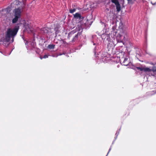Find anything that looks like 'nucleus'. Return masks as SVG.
<instances>
[{
    "instance_id": "4468645a",
    "label": "nucleus",
    "mask_w": 156,
    "mask_h": 156,
    "mask_svg": "<svg viewBox=\"0 0 156 156\" xmlns=\"http://www.w3.org/2000/svg\"><path fill=\"white\" fill-rule=\"evenodd\" d=\"M78 37V35L76 34V35L73 37L72 40V41H75L77 39V38Z\"/></svg>"
},
{
    "instance_id": "b1692460",
    "label": "nucleus",
    "mask_w": 156,
    "mask_h": 156,
    "mask_svg": "<svg viewBox=\"0 0 156 156\" xmlns=\"http://www.w3.org/2000/svg\"><path fill=\"white\" fill-rule=\"evenodd\" d=\"M32 44H33V47H34V42H33Z\"/></svg>"
},
{
    "instance_id": "4be33fe9",
    "label": "nucleus",
    "mask_w": 156,
    "mask_h": 156,
    "mask_svg": "<svg viewBox=\"0 0 156 156\" xmlns=\"http://www.w3.org/2000/svg\"><path fill=\"white\" fill-rule=\"evenodd\" d=\"M150 64H151V65H155L156 64V63H152V62H151L150 63Z\"/></svg>"
},
{
    "instance_id": "7ed1b4c3",
    "label": "nucleus",
    "mask_w": 156,
    "mask_h": 156,
    "mask_svg": "<svg viewBox=\"0 0 156 156\" xmlns=\"http://www.w3.org/2000/svg\"><path fill=\"white\" fill-rule=\"evenodd\" d=\"M23 11L22 7L21 6L13 10V13L14 17L12 20V23H16L18 21V19L20 18L21 16L22 13Z\"/></svg>"
},
{
    "instance_id": "f257e3e1",
    "label": "nucleus",
    "mask_w": 156,
    "mask_h": 156,
    "mask_svg": "<svg viewBox=\"0 0 156 156\" xmlns=\"http://www.w3.org/2000/svg\"><path fill=\"white\" fill-rule=\"evenodd\" d=\"M19 28V27H16L13 28L7 29L5 34V41L10 42L11 43L13 42L14 38L18 32Z\"/></svg>"
},
{
    "instance_id": "f3484780",
    "label": "nucleus",
    "mask_w": 156,
    "mask_h": 156,
    "mask_svg": "<svg viewBox=\"0 0 156 156\" xmlns=\"http://www.w3.org/2000/svg\"><path fill=\"white\" fill-rule=\"evenodd\" d=\"M25 28H26L27 29V28H28L29 29V30L31 31L33 30L32 28H30L29 26H27V27H26L25 26Z\"/></svg>"
},
{
    "instance_id": "393cba45",
    "label": "nucleus",
    "mask_w": 156,
    "mask_h": 156,
    "mask_svg": "<svg viewBox=\"0 0 156 156\" xmlns=\"http://www.w3.org/2000/svg\"><path fill=\"white\" fill-rule=\"evenodd\" d=\"M106 1H108V3H109L110 2V1L109 0H106Z\"/></svg>"
},
{
    "instance_id": "412c9836",
    "label": "nucleus",
    "mask_w": 156,
    "mask_h": 156,
    "mask_svg": "<svg viewBox=\"0 0 156 156\" xmlns=\"http://www.w3.org/2000/svg\"><path fill=\"white\" fill-rule=\"evenodd\" d=\"M63 54H64V53H62V54L60 53V54H58V55H57V57L58 56L61 55H63Z\"/></svg>"
},
{
    "instance_id": "20e7f679",
    "label": "nucleus",
    "mask_w": 156,
    "mask_h": 156,
    "mask_svg": "<svg viewBox=\"0 0 156 156\" xmlns=\"http://www.w3.org/2000/svg\"><path fill=\"white\" fill-rule=\"evenodd\" d=\"M122 34H119L118 36L117 37V39L118 42H122V39L121 37L122 36H123V39L125 38L127 34V32L126 30H123L121 33Z\"/></svg>"
},
{
    "instance_id": "9b49d317",
    "label": "nucleus",
    "mask_w": 156,
    "mask_h": 156,
    "mask_svg": "<svg viewBox=\"0 0 156 156\" xmlns=\"http://www.w3.org/2000/svg\"><path fill=\"white\" fill-rule=\"evenodd\" d=\"M15 4H16L17 5H21V6L20 7H21V6L23 8V7L22 6V5H23V4H22V3L20 2H19V1L18 0H16L15 2Z\"/></svg>"
},
{
    "instance_id": "39448f33",
    "label": "nucleus",
    "mask_w": 156,
    "mask_h": 156,
    "mask_svg": "<svg viewBox=\"0 0 156 156\" xmlns=\"http://www.w3.org/2000/svg\"><path fill=\"white\" fill-rule=\"evenodd\" d=\"M111 2L114 3L116 7V11L119 12L121 10V5L118 0H111Z\"/></svg>"
},
{
    "instance_id": "f8f14e48",
    "label": "nucleus",
    "mask_w": 156,
    "mask_h": 156,
    "mask_svg": "<svg viewBox=\"0 0 156 156\" xmlns=\"http://www.w3.org/2000/svg\"><path fill=\"white\" fill-rule=\"evenodd\" d=\"M76 8L71 9L69 10V12L70 13H73L76 11Z\"/></svg>"
},
{
    "instance_id": "c85d7f7f",
    "label": "nucleus",
    "mask_w": 156,
    "mask_h": 156,
    "mask_svg": "<svg viewBox=\"0 0 156 156\" xmlns=\"http://www.w3.org/2000/svg\"><path fill=\"white\" fill-rule=\"evenodd\" d=\"M1 16H0V18H1Z\"/></svg>"
},
{
    "instance_id": "9d476101",
    "label": "nucleus",
    "mask_w": 156,
    "mask_h": 156,
    "mask_svg": "<svg viewBox=\"0 0 156 156\" xmlns=\"http://www.w3.org/2000/svg\"><path fill=\"white\" fill-rule=\"evenodd\" d=\"M98 2H93V4H91L90 5V7L91 8H96L97 6H98Z\"/></svg>"
},
{
    "instance_id": "5701e85b",
    "label": "nucleus",
    "mask_w": 156,
    "mask_h": 156,
    "mask_svg": "<svg viewBox=\"0 0 156 156\" xmlns=\"http://www.w3.org/2000/svg\"><path fill=\"white\" fill-rule=\"evenodd\" d=\"M153 93L151 94V95H152V94H154L156 93V91H155V92H154V91H153Z\"/></svg>"
},
{
    "instance_id": "dca6fc26",
    "label": "nucleus",
    "mask_w": 156,
    "mask_h": 156,
    "mask_svg": "<svg viewBox=\"0 0 156 156\" xmlns=\"http://www.w3.org/2000/svg\"><path fill=\"white\" fill-rule=\"evenodd\" d=\"M123 24L122 23H119V29H122L123 28Z\"/></svg>"
},
{
    "instance_id": "a878e982",
    "label": "nucleus",
    "mask_w": 156,
    "mask_h": 156,
    "mask_svg": "<svg viewBox=\"0 0 156 156\" xmlns=\"http://www.w3.org/2000/svg\"><path fill=\"white\" fill-rule=\"evenodd\" d=\"M25 43V44L26 45L28 43L27 41H26V42Z\"/></svg>"
},
{
    "instance_id": "6ab92c4d",
    "label": "nucleus",
    "mask_w": 156,
    "mask_h": 156,
    "mask_svg": "<svg viewBox=\"0 0 156 156\" xmlns=\"http://www.w3.org/2000/svg\"><path fill=\"white\" fill-rule=\"evenodd\" d=\"M48 55H45L44 57H43V58H48Z\"/></svg>"
},
{
    "instance_id": "bb28decb",
    "label": "nucleus",
    "mask_w": 156,
    "mask_h": 156,
    "mask_svg": "<svg viewBox=\"0 0 156 156\" xmlns=\"http://www.w3.org/2000/svg\"><path fill=\"white\" fill-rule=\"evenodd\" d=\"M151 3L153 5H155V4L156 3V2L155 3H154V4H153L152 3V2H151Z\"/></svg>"
},
{
    "instance_id": "a211bd4d",
    "label": "nucleus",
    "mask_w": 156,
    "mask_h": 156,
    "mask_svg": "<svg viewBox=\"0 0 156 156\" xmlns=\"http://www.w3.org/2000/svg\"><path fill=\"white\" fill-rule=\"evenodd\" d=\"M73 32H71L70 33H69L68 35V37L69 38V37H70V35L72 34H73Z\"/></svg>"
},
{
    "instance_id": "423d86ee",
    "label": "nucleus",
    "mask_w": 156,
    "mask_h": 156,
    "mask_svg": "<svg viewBox=\"0 0 156 156\" xmlns=\"http://www.w3.org/2000/svg\"><path fill=\"white\" fill-rule=\"evenodd\" d=\"M122 64L123 65L125 66H129L130 67H131V66L132 65V63L130 62L128 60L127 58H125Z\"/></svg>"
},
{
    "instance_id": "6e6552de",
    "label": "nucleus",
    "mask_w": 156,
    "mask_h": 156,
    "mask_svg": "<svg viewBox=\"0 0 156 156\" xmlns=\"http://www.w3.org/2000/svg\"><path fill=\"white\" fill-rule=\"evenodd\" d=\"M73 17L75 18L79 19H83V17H82L80 14L79 13H76L75 14L73 15Z\"/></svg>"
},
{
    "instance_id": "aec40b11",
    "label": "nucleus",
    "mask_w": 156,
    "mask_h": 156,
    "mask_svg": "<svg viewBox=\"0 0 156 156\" xmlns=\"http://www.w3.org/2000/svg\"><path fill=\"white\" fill-rule=\"evenodd\" d=\"M111 148L110 147V149H109V151H108V153L107 154V155L106 156H107V155H108V154L109 153V152H110V151H111Z\"/></svg>"
},
{
    "instance_id": "1a4fd4ad",
    "label": "nucleus",
    "mask_w": 156,
    "mask_h": 156,
    "mask_svg": "<svg viewBox=\"0 0 156 156\" xmlns=\"http://www.w3.org/2000/svg\"><path fill=\"white\" fill-rule=\"evenodd\" d=\"M49 28L47 27L42 28L41 30V32L44 34H47L48 33Z\"/></svg>"
},
{
    "instance_id": "cd10ccee",
    "label": "nucleus",
    "mask_w": 156,
    "mask_h": 156,
    "mask_svg": "<svg viewBox=\"0 0 156 156\" xmlns=\"http://www.w3.org/2000/svg\"><path fill=\"white\" fill-rule=\"evenodd\" d=\"M93 44H94V45H95V44L94 43Z\"/></svg>"
},
{
    "instance_id": "0eeeda50",
    "label": "nucleus",
    "mask_w": 156,
    "mask_h": 156,
    "mask_svg": "<svg viewBox=\"0 0 156 156\" xmlns=\"http://www.w3.org/2000/svg\"><path fill=\"white\" fill-rule=\"evenodd\" d=\"M10 11L9 8H6V9H3L0 12V14H2L3 13H8Z\"/></svg>"
},
{
    "instance_id": "f03ea898",
    "label": "nucleus",
    "mask_w": 156,
    "mask_h": 156,
    "mask_svg": "<svg viewBox=\"0 0 156 156\" xmlns=\"http://www.w3.org/2000/svg\"><path fill=\"white\" fill-rule=\"evenodd\" d=\"M137 69L140 71H143L149 76H153L156 77V67H154L152 69L147 67H138Z\"/></svg>"
},
{
    "instance_id": "2eb2a0df",
    "label": "nucleus",
    "mask_w": 156,
    "mask_h": 156,
    "mask_svg": "<svg viewBox=\"0 0 156 156\" xmlns=\"http://www.w3.org/2000/svg\"><path fill=\"white\" fill-rule=\"evenodd\" d=\"M55 48V45L53 44H50L48 45V48L50 49H53Z\"/></svg>"
},
{
    "instance_id": "ddd939ff",
    "label": "nucleus",
    "mask_w": 156,
    "mask_h": 156,
    "mask_svg": "<svg viewBox=\"0 0 156 156\" xmlns=\"http://www.w3.org/2000/svg\"><path fill=\"white\" fill-rule=\"evenodd\" d=\"M128 3L129 4H132L134 3L135 1V0H127Z\"/></svg>"
}]
</instances>
